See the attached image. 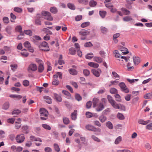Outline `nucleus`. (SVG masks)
<instances>
[{"label":"nucleus","instance_id":"1","mask_svg":"<svg viewBox=\"0 0 152 152\" xmlns=\"http://www.w3.org/2000/svg\"><path fill=\"white\" fill-rule=\"evenodd\" d=\"M41 118L42 120H45L47 118L48 115V112L45 108H42L39 111Z\"/></svg>","mask_w":152,"mask_h":152},{"label":"nucleus","instance_id":"2","mask_svg":"<svg viewBox=\"0 0 152 152\" xmlns=\"http://www.w3.org/2000/svg\"><path fill=\"white\" fill-rule=\"evenodd\" d=\"M112 106L115 109H125V107L123 104L117 103L115 100L110 103Z\"/></svg>","mask_w":152,"mask_h":152},{"label":"nucleus","instance_id":"3","mask_svg":"<svg viewBox=\"0 0 152 152\" xmlns=\"http://www.w3.org/2000/svg\"><path fill=\"white\" fill-rule=\"evenodd\" d=\"M86 128L87 130L94 132H100L101 129L99 128H96L91 125H88L86 126Z\"/></svg>","mask_w":152,"mask_h":152},{"label":"nucleus","instance_id":"4","mask_svg":"<svg viewBox=\"0 0 152 152\" xmlns=\"http://www.w3.org/2000/svg\"><path fill=\"white\" fill-rule=\"evenodd\" d=\"M113 53L115 56L116 58L117 59H119L120 58L123 59H124L126 61H128V59L127 58L124 56H121V54H121L118 52V51L117 50H115L113 51Z\"/></svg>","mask_w":152,"mask_h":152},{"label":"nucleus","instance_id":"5","mask_svg":"<svg viewBox=\"0 0 152 152\" xmlns=\"http://www.w3.org/2000/svg\"><path fill=\"white\" fill-rule=\"evenodd\" d=\"M42 14L43 15L45 16V19L50 21L53 20V18L51 16L50 12L45 11H43L42 12Z\"/></svg>","mask_w":152,"mask_h":152},{"label":"nucleus","instance_id":"6","mask_svg":"<svg viewBox=\"0 0 152 152\" xmlns=\"http://www.w3.org/2000/svg\"><path fill=\"white\" fill-rule=\"evenodd\" d=\"M39 48L40 49L45 51H49L50 49L48 43L46 42H43L41 45L39 46Z\"/></svg>","mask_w":152,"mask_h":152},{"label":"nucleus","instance_id":"7","mask_svg":"<svg viewBox=\"0 0 152 152\" xmlns=\"http://www.w3.org/2000/svg\"><path fill=\"white\" fill-rule=\"evenodd\" d=\"M118 85L120 87L121 91L126 93L129 92V90L124 83L121 82Z\"/></svg>","mask_w":152,"mask_h":152},{"label":"nucleus","instance_id":"8","mask_svg":"<svg viewBox=\"0 0 152 152\" xmlns=\"http://www.w3.org/2000/svg\"><path fill=\"white\" fill-rule=\"evenodd\" d=\"M15 139L18 143H21L23 142L24 140V135L23 134L18 135L16 137Z\"/></svg>","mask_w":152,"mask_h":152},{"label":"nucleus","instance_id":"9","mask_svg":"<svg viewBox=\"0 0 152 152\" xmlns=\"http://www.w3.org/2000/svg\"><path fill=\"white\" fill-rule=\"evenodd\" d=\"M42 16L41 15L38 14L37 15L35 19V23L37 25H40L41 24V22L40 20Z\"/></svg>","mask_w":152,"mask_h":152},{"label":"nucleus","instance_id":"10","mask_svg":"<svg viewBox=\"0 0 152 152\" xmlns=\"http://www.w3.org/2000/svg\"><path fill=\"white\" fill-rule=\"evenodd\" d=\"M23 45L25 47L28 49L29 51L32 53L34 52V50L33 48L31 46V45L29 42L26 41L24 43Z\"/></svg>","mask_w":152,"mask_h":152},{"label":"nucleus","instance_id":"11","mask_svg":"<svg viewBox=\"0 0 152 152\" xmlns=\"http://www.w3.org/2000/svg\"><path fill=\"white\" fill-rule=\"evenodd\" d=\"M92 72L95 76L96 77H99L101 71L100 69H92Z\"/></svg>","mask_w":152,"mask_h":152},{"label":"nucleus","instance_id":"12","mask_svg":"<svg viewBox=\"0 0 152 152\" xmlns=\"http://www.w3.org/2000/svg\"><path fill=\"white\" fill-rule=\"evenodd\" d=\"M133 59L135 66L137 65L140 62V58L138 56H134Z\"/></svg>","mask_w":152,"mask_h":152},{"label":"nucleus","instance_id":"13","mask_svg":"<svg viewBox=\"0 0 152 152\" xmlns=\"http://www.w3.org/2000/svg\"><path fill=\"white\" fill-rule=\"evenodd\" d=\"M90 32L84 29H82L79 32V34L82 36H85L90 34Z\"/></svg>","mask_w":152,"mask_h":152},{"label":"nucleus","instance_id":"14","mask_svg":"<svg viewBox=\"0 0 152 152\" xmlns=\"http://www.w3.org/2000/svg\"><path fill=\"white\" fill-rule=\"evenodd\" d=\"M120 51L122 52V53H123V55L129 53L127 49L123 46L121 47V48H120Z\"/></svg>","mask_w":152,"mask_h":152},{"label":"nucleus","instance_id":"15","mask_svg":"<svg viewBox=\"0 0 152 152\" xmlns=\"http://www.w3.org/2000/svg\"><path fill=\"white\" fill-rule=\"evenodd\" d=\"M138 123L140 124H142L143 125H146L149 122L150 120H147L146 121H145L143 120L140 119L138 120Z\"/></svg>","mask_w":152,"mask_h":152},{"label":"nucleus","instance_id":"16","mask_svg":"<svg viewBox=\"0 0 152 152\" xmlns=\"http://www.w3.org/2000/svg\"><path fill=\"white\" fill-rule=\"evenodd\" d=\"M104 108V105L103 103H100L97 107L96 109V110L98 112H99L102 110Z\"/></svg>","mask_w":152,"mask_h":152},{"label":"nucleus","instance_id":"17","mask_svg":"<svg viewBox=\"0 0 152 152\" xmlns=\"http://www.w3.org/2000/svg\"><path fill=\"white\" fill-rule=\"evenodd\" d=\"M105 125L107 127L110 129H112L113 128V126L112 123L110 121L106 122Z\"/></svg>","mask_w":152,"mask_h":152},{"label":"nucleus","instance_id":"18","mask_svg":"<svg viewBox=\"0 0 152 152\" xmlns=\"http://www.w3.org/2000/svg\"><path fill=\"white\" fill-rule=\"evenodd\" d=\"M10 106V103L8 102H5L2 107V108L4 110H7L9 108Z\"/></svg>","mask_w":152,"mask_h":152},{"label":"nucleus","instance_id":"19","mask_svg":"<svg viewBox=\"0 0 152 152\" xmlns=\"http://www.w3.org/2000/svg\"><path fill=\"white\" fill-rule=\"evenodd\" d=\"M99 119L102 123H103L107 120V118L105 116L102 115L99 117Z\"/></svg>","mask_w":152,"mask_h":152},{"label":"nucleus","instance_id":"20","mask_svg":"<svg viewBox=\"0 0 152 152\" xmlns=\"http://www.w3.org/2000/svg\"><path fill=\"white\" fill-rule=\"evenodd\" d=\"M121 10L123 12L125 15H129L130 13V12L125 8H122L121 9Z\"/></svg>","mask_w":152,"mask_h":152},{"label":"nucleus","instance_id":"21","mask_svg":"<svg viewBox=\"0 0 152 152\" xmlns=\"http://www.w3.org/2000/svg\"><path fill=\"white\" fill-rule=\"evenodd\" d=\"M54 96L55 99L57 101L59 102H61L62 101V99L60 95L56 94L54 93Z\"/></svg>","mask_w":152,"mask_h":152},{"label":"nucleus","instance_id":"22","mask_svg":"<svg viewBox=\"0 0 152 152\" xmlns=\"http://www.w3.org/2000/svg\"><path fill=\"white\" fill-rule=\"evenodd\" d=\"M69 71L70 74L72 75H76L77 73V71L74 69H69Z\"/></svg>","mask_w":152,"mask_h":152},{"label":"nucleus","instance_id":"23","mask_svg":"<svg viewBox=\"0 0 152 152\" xmlns=\"http://www.w3.org/2000/svg\"><path fill=\"white\" fill-rule=\"evenodd\" d=\"M77 110H75L74 111V112L72 113L71 115V117L72 119L73 120H75L77 118L76 115L77 114Z\"/></svg>","mask_w":152,"mask_h":152},{"label":"nucleus","instance_id":"24","mask_svg":"<svg viewBox=\"0 0 152 152\" xmlns=\"http://www.w3.org/2000/svg\"><path fill=\"white\" fill-rule=\"evenodd\" d=\"M44 98L46 100L45 101L47 103L49 104L52 103L51 99L49 96H45L44 97Z\"/></svg>","mask_w":152,"mask_h":152},{"label":"nucleus","instance_id":"25","mask_svg":"<svg viewBox=\"0 0 152 152\" xmlns=\"http://www.w3.org/2000/svg\"><path fill=\"white\" fill-rule=\"evenodd\" d=\"M123 20L125 22H129L131 20H132L133 19L130 16H126L123 18Z\"/></svg>","mask_w":152,"mask_h":152},{"label":"nucleus","instance_id":"26","mask_svg":"<svg viewBox=\"0 0 152 152\" xmlns=\"http://www.w3.org/2000/svg\"><path fill=\"white\" fill-rule=\"evenodd\" d=\"M122 137L119 136L115 140L114 143L116 145H118L121 141Z\"/></svg>","mask_w":152,"mask_h":152},{"label":"nucleus","instance_id":"27","mask_svg":"<svg viewBox=\"0 0 152 152\" xmlns=\"http://www.w3.org/2000/svg\"><path fill=\"white\" fill-rule=\"evenodd\" d=\"M21 55L24 57H27L28 55V53L25 49H23L21 52Z\"/></svg>","mask_w":152,"mask_h":152},{"label":"nucleus","instance_id":"28","mask_svg":"<svg viewBox=\"0 0 152 152\" xmlns=\"http://www.w3.org/2000/svg\"><path fill=\"white\" fill-rule=\"evenodd\" d=\"M15 29L17 31L21 33L20 35H21L22 36L23 35V33H22V28L20 26H16Z\"/></svg>","mask_w":152,"mask_h":152},{"label":"nucleus","instance_id":"29","mask_svg":"<svg viewBox=\"0 0 152 152\" xmlns=\"http://www.w3.org/2000/svg\"><path fill=\"white\" fill-rule=\"evenodd\" d=\"M99 102V99L96 98H94L93 100V107H96L97 104Z\"/></svg>","mask_w":152,"mask_h":152},{"label":"nucleus","instance_id":"30","mask_svg":"<svg viewBox=\"0 0 152 152\" xmlns=\"http://www.w3.org/2000/svg\"><path fill=\"white\" fill-rule=\"evenodd\" d=\"M115 97L116 99V101L119 102H121L122 100L121 99V97L119 94H115Z\"/></svg>","mask_w":152,"mask_h":152},{"label":"nucleus","instance_id":"31","mask_svg":"<svg viewBox=\"0 0 152 152\" xmlns=\"http://www.w3.org/2000/svg\"><path fill=\"white\" fill-rule=\"evenodd\" d=\"M94 56L93 54L92 53H89L87 54L86 56V59H90Z\"/></svg>","mask_w":152,"mask_h":152},{"label":"nucleus","instance_id":"32","mask_svg":"<svg viewBox=\"0 0 152 152\" xmlns=\"http://www.w3.org/2000/svg\"><path fill=\"white\" fill-rule=\"evenodd\" d=\"M94 61L99 63H100L102 62V59L99 57H95L94 58Z\"/></svg>","mask_w":152,"mask_h":152},{"label":"nucleus","instance_id":"33","mask_svg":"<svg viewBox=\"0 0 152 152\" xmlns=\"http://www.w3.org/2000/svg\"><path fill=\"white\" fill-rule=\"evenodd\" d=\"M50 11L52 13L55 14L57 12V9L56 7H52L50 9Z\"/></svg>","mask_w":152,"mask_h":152},{"label":"nucleus","instance_id":"34","mask_svg":"<svg viewBox=\"0 0 152 152\" xmlns=\"http://www.w3.org/2000/svg\"><path fill=\"white\" fill-rule=\"evenodd\" d=\"M42 126L43 128L46 129L48 130H50L51 129V128L50 126L47 124H42Z\"/></svg>","mask_w":152,"mask_h":152},{"label":"nucleus","instance_id":"35","mask_svg":"<svg viewBox=\"0 0 152 152\" xmlns=\"http://www.w3.org/2000/svg\"><path fill=\"white\" fill-rule=\"evenodd\" d=\"M90 23L89 22H86L83 23L81 25V27L83 28H85L89 26Z\"/></svg>","mask_w":152,"mask_h":152},{"label":"nucleus","instance_id":"36","mask_svg":"<svg viewBox=\"0 0 152 152\" xmlns=\"http://www.w3.org/2000/svg\"><path fill=\"white\" fill-rule=\"evenodd\" d=\"M36 61L39 64V66H43V63L41 60L38 59H36Z\"/></svg>","mask_w":152,"mask_h":152},{"label":"nucleus","instance_id":"37","mask_svg":"<svg viewBox=\"0 0 152 152\" xmlns=\"http://www.w3.org/2000/svg\"><path fill=\"white\" fill-rule=\"evenodd\" d=\"M9 96L12 98H16L19 99H20L22 98V96L19 95L11 94Z\"/></svg>","mask_w":152,"mask_h":152},{"label":"nucleus","instance_id":"38","mask_svg":"<svg viewBox=\"0 0 152 152\" xmlns=\"http://www.w3.org/2000/svg\"><path fill=\"white\" fill-rule=\"evenodd\" d=\"M23 84L25 87L28 86L29 85V82L27 80H25L23 82Z\"/></svg>","mask_w":152,"mask_h":152},{"label":"nucleus","instance_id":"39","mask_svg":"<svg viewBox=\"0 0 152 152\" xmlns=\"http://www.w3.org/2000/svg\"><path fill=\"white\" fill-rule=\"evenodd\" d=\"M63 122L65 124H67L69 123V118L66 117H63Z\"/></svg>","mask_w":152,"mask_h":152},{"label":"nucleus","instance_id":"40","mask_svg":"<svg viewBox=\"0 0 152 152\" xmlns=\"http://www.w3.org/2000/svg\"><path fill=\"white\" fill-rule=\"evenodd\" d=\"M69 51L70 54L72 55L75 54L76 53V50L73 48H70L69 50Z\"/></svg>","mask_w":152,"mask_h":152},{"label":"nucleus","instance_id":"41","mask_svg":"<svg viewBox=\"0 0 152 152\" xmlns=\"http://www.w3.org/2000/svg\"><path fill=\"white\" fill-rule=\"evenodd\" d=\"M99 13L100 16L102 17V18H103L105 17L107 12L105 11H100L99 12Z\"/></svg>","mask_w":152,"mask_h":152},{"label":"nucleus","instance_id":"42","mask_svg":"<svg viewBox=\"0 0 152 152\" xmlns=\"http://www.w3.org/2000/svg\"><path fill=\"white\" fill-rule=\"evenodd\" d=\"M24 33L25 34L31 36L32 35V32L31 30H26L24 31Z\"/></svg>","mask_w":152,"mask_h":152},{"label":"nucleus","instance_id":"43","mask_svg":"<svg viewBox=\"0 0 152 152\" xmlns=\"http://www.w3.org/2000/svg\"><path fill=\"white\" fill-rule=\"evenodd\" d=\"M37 67H28V70L29 72H31L32 71H34L37 70Z\"/></svg>","mask_w":152,"mask_h":152},{"label":"nucleus","instance_id":"44","mask_svg":"<svg viewBox=\"0 0 152 152\" xmlns=\"http://www.w3.org/2000/svg\"><path fill=\"white\" fill-rule=\"evenodd\" d=\"M117 116L118 118L121 120H122L124 119V117L122 114L118 113L117 114Z\"/></svg>","mask_w":152,"mask_h":152},{"label":"nucleus","instance_id":"45","mask_svg":"<svg viewBox=\"0 0 152 152\" xmlns=\"http://www.w3.org/2000/svg\"><path fill=\"white\" fill-rule=\"evenodd\" d=\"M14 10L16 12L18 13H21L22 11V10L21 8L16 7H15L14 9Z\"/></svg>","mask_w":152,"mask_h":152},{"label":"nucleus","instance_id":"46","mask_svg":"<svg viewBox=\"0 0 152 152\" xmlns=\"http://www.w3.org/2000/svg\"><path fill=\"white\" fill-rule=\"evenodd\" d=\"M59 83V81L56 79H53L52 82V84L53 85L57 86Z\"/></svg>","mask_w":152,"mask_h":152},{"label":"nucleus","instance_id":"47","mask_svg":"<svg viewBox=\"0 0 152 152\" xmlns=\"http://www.w3.org/2000/svg\"><path fill=\"white\" fill-rule=\"evenodd\" d=\"M96 1L94 0H91L89 2V5L91 7H94L96 5Z\"/></svg>","mask_w":152,"mask_h":152},{"label":"nucleus","instance_id":"48","mask_svg":"<svg viewBox=\"0 0 152 152\" xmlns=\"http://www.w3.org/2000/svg\"><path fill=\"white\" fill-rule=\"evenodd\" d=\"M88 65L90 66H99L98 64L92 62L88 63Z\"/></svg>","mask_w":152,"mask_h":152},{"label":"nucleus","instance_id":"49","mask_svg":"<svg viewBox=\"0 0 152 152\" xmlns=\"http://www.w3.org/2000/svg\"><path fill=\"white\" fill-rule=\"evenodd\" d=\"M100 30L101 31V32L104 34H105L107 31V28L103 26L101 27Z\"/></svg>","mask_w":152,"mask_h":152},{"label":"nucleus","instance_id":"50","mask_svg":"<svg viewBox=\"0 0 152 152\" xmlns=\"http://www.w3.org/2000/svg\"><path fill=\"white\" fill-rule=\"evenodd\" d=\"M54 148L55 149V150L56 151L58 152H59L60 151V149L59 148V146L56 143L54 144Z\"/></svg>","mask_w":152,"mask_h":152},{"label":"nucleus","instance_id":"51","mask_svg":"<svg viewBox=\"0 0 152 152\" xmlns=\"http://www.w3.org/2000/svg\"><path fill=\"white\" fill-rule=\"evenodd\" d=\"M10 16L11 18V22H14L15 20H14L16 18V16L14 15L12 13H11L10 14Z\"/></svg>","mask_w":152,"mask_h":152},{"label":"nucleus","instance_id":"52","mask_svg":"<svg viewBox=\"0 0 152 152\" xmlns=\"http://www.w3.org/2000/svg\"><path fill=\"white\" fill-rule=\"evenodd\" d=\"M146 129L149 130H152V123H149L146 126Z\"/></svg>","mask_w":152,"mask_h":152},{"label":"nucleus","instance_id":"53","mask_svg":"<svg viewBox=\"0 0 152 152\" xmlns=\"http://www.w3.org/2000/svg\"><path fill=\"white\" fill-rule=\"evenodd\" d=\"M75 98L78 101H80L82 100L81 96L78 94H75Z\"/></svg>","mask_w":152,"mask_h":152},{"label":"nucleus","instance_id":"54","mask_svg":"<svg viewBox=\"0 0 152 152\" xmlns=\"http://www.w3.org/2000/svg\"><path fill=\"white\" fill-rule=\"evenodd\" d=\"M3 20L4 23L7 24L9 22V20L8 18L7 17L3 18Z\"/></svg>","mask_w":152,"mask_h":152},{"label":"nucleus","instance_id":"55","mask_svg":"<svg viewBox=\"0 0 152 152\" xmlns=\"http://www.w3.org/2000/svg\"><path fill=\"white\" fill-rule=\"evenodd\" d=\"M91 137L94 141L98 142H100L101 141L99 139L95 136V135H93Z\"/></svg>","mask_w":152,"mask_h":152},{"label":"nucleus","instance_id":"56","mask_svg":"<svg viewBox=\"0 0 152 152\" xmlns=\"http://www.w3.org/2000/svg\"><path fill=\"white\" fill-rule=\"evenodd\" d=\"M107 99L109 102L110 103L114 100H113L112 97L110 95H108L107 96Z\"/></svg>","mask_w":152,"mask_h":152},{"label":"nucleus","instance_id":"57","mask_svg":"<svg viewBox=\"0 0 152 152\" xmlns=\"http://www.w3.org/2000/svg\"><path fill=\"white\" fill-rule=\"evenodd\" d=\"M83 73L85 76H87L90 74V72L88 69H84L83 71Z\"/></svg>","mask_w":152,"mask_h":152},{"label":"nucleus","instance_id":"58","mask_svg":"<svg viewBox=\"0 0 152 152\" xmlns=\"http://www.w3.org/2000/svg\"><path fill=\"white\" fill-rule=\"evenodd\" d=\"M151 95V93L147 94L144 96V98L145 99H151L152 97Z\"/></svg>","mask_w":152,"mask_h":152},{"label":"nucleus","instance_id":"59","mask_svg":"<svg viewBox=\"0 0 152 152\" xmlns=\"http://www.w3.org/2000/svg\"><path fill=\"white\" fill-rule=\"evenodd\" d=\"M67 6L69 9H71L75 10V6L72 4H67Z\"/></svg>","mask_w":152,"mask_h":152},{"label":"nucleus","instance_id":"60","mask_svg":"<svg viewBox=\"0 0 152 152\" xmlns=\"http://www.w3.org/2000/svg\"><path fill=\"white\" fill-rule=\"evenodd\" d=\"M78 1L80 3H82L84 4H86L88 3V0H78Z\"/></svg>","mask_w":152,"mask_h":152},{"label":"nucleus","instance_id":"61","mask_svg":"<svg viewBox=\"0 0 152 152\" xmlns=\"http://www.w3.org/2000/svg\"><path fill=\"white\" fill-rule=\"evenodd\" d=\"M112 75L115 78H117V80H118L119 78V76L116 72H112Z\"/></svg>","mask_w":152,"mask_h":152},{"label":"nucleus","instance_id":"62","mask_svg":"<svg viewBox=\"0 0 152 152\" xmlns=\"http://www.w3.org/2000/svg\"><path fill=\"white\" fill-rule=\"evenodd\" d=\"M20 111L18 110H13L12 112V115L16 114L18 115L20 113Z\"/></svg>","mask_w":152,"mask_h":152},{"label":"nucleus","instance_id":"63","mask_svg":"<svg viewBox=\"0 0 152 152\" xmlns=\"http://www.w3.org/2000/svg\"><path fill=\"white\" fill-rule=\"evenodd\" d=\"M92 102L91 101L87 102L86 104V107L87 108H90L91 106Z\"/></svg>","mask_w":152,"mask_h":152},{"label":"nucleus","instance_id":"64","mask_svg":"<svg viewBox=\"0 0 152 152\" xmlns=\"http://www.w3.org/2000/svg\"><path fill=\"white\" fill-rule=\"evenodd\" d=\"M11 29L12 28L11 27L7 26L6 28V31L8 34H10Z\"/></svg>","mask_w":152,"mask_h":152}]
</instances>
